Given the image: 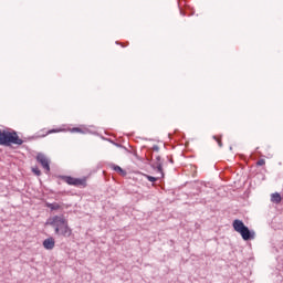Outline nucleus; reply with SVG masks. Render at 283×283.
<instances>
[{"mask_svg": "<svg viewBox=\"0 0 283 283\" xmlns=\"http://www.w3.org/2000/svg\"><path fill=\"white\" fill-rule=\"evenodd\" d=\"M45 224L53 227L55 235H59L60 238L72 237V228H70V223L65 217L54 216L49 218Z\"/></svg>", "mask_w": 283, "mask_h": 283, "instance_id": "1", "label": "nucleus"}, {"mask_svg": "<svg viewBox=\"0 0 283 283\" xmlns=\"http://www.w3.org/2000/svg\"><path fill=\"white\" fill-rule=\"evenodd\" d=\"M27 142L28 138L22 139L19 137V133H17V130L0 129V146L2 147H10L11 149H14V145L17 147H21V145Z\"/></svg>", "mask_w": 283, "mask_h": 283, "instance_id": "2", "label": "nucleus"}, {"mask_svg": "<svg viewBox=\"0 0 283 283\" xmlns=\"http://www.w3.org/2000/svg\"><path fill=\"white\" fill-rule=\"evenodd\" d=\"M232 227L234 231H237V233H240L244 242H249L250 240H255V231L249 229V227H247L242 220L235 219L232 222Z\"/></svg>", "mask_w": 283, "mask_h": 283, "instance_id": "3", "label": "nucleus"}, {"mask_svg": "<svg viewBox=\"0 0 283 283\" xmlns=\"http://www.w3.org/2000/svg\"><path fill=\"white\" fill-rule=\"evenodd\" d=\"M60 180H63L66 182V185H70L71 187H87V178H74L72 176H65V175H60L59 176Z\"/></svg>", "mask_w": 283, "mask_h": 283, "instance_id": "4", "label": "nucleus"}, {"mask_svg": "<svg viewBox=\"0 0 283 283\" xmlns=\"http://www.w3.org/2000/svg\"><path fill=\"white\" fill-rule=\"evenodd\" d=\"M35 159L36 163H39L43 167V169H45V174H48L50 171V161L48 157H45L43 153H39Z\"/></svg>", "mask_w": 283, "mask_h": 283, "instance_id": "5", "label": "nucleus"}, {"mask_svg": "<svg viewBox=\"0 0 283 283\" xmlns=\"http://www.w3.org/2000/svg\"><path fill=\"white\" fill-rule=\"evenodd\" d=\"M156 163L153 165L154 169H157V172L161 175V178H165V172L163 171V157L157 156Z\"/></svg>", "mask_w": 283, "mask_h": 283, "instance_id": "6", "label": "nucleus"}, {"mask_svg": "<svg viewBox=\"0 0 283 283\" xmlns=\"http://www.w3.org/2000/svg\"><path fill=\"white\" fill-rule=\"evenodd\" d=\"M56 244V241H54V238L50 237L45 239L42 243L43 248L46 249V251H52Z\"/></svg>", "mask_w": 283, "mask_h": 283, "instance_id": "7", "label": "nucleus"}, {"mask_svg": "<svg viewBox=\"0 0 283 283\" xmlns=\"http://www.w3.org/2000/svg\"><path fill=\"white\" fill-rule=\"evenodd\" d=\"M271 202L274 205H280V202H282V195H280V192H273L271 195Z\"/></svg>", "mask_w": 283, "mask_h": 283, "instance_id": "8", "label": "nucleus"}, {"mask_svg": "<svg viewBox=\"0 0 283 283\" xmlns=\"http://www.w3.org/2000/svg\"><path fill=\"white\" fill-rule=\"evenodd\" d=\"M113 171L119 174V176H127V170L123 169L120 166L113 164L112 165Z\"/></svg>", "mask_w": 283, "mask_h": 283, "instance_id": "9", "label": "nucleus"}, {"mask_svg": "<svg viewBox=\"0 0 283 283\" xmlns=\"http://www.w3.org/2000/svg\"><path fill=\"white\" fill-rule=\"evenodd\" d=\"M45 207L48 209H51V211H59V209H61V205H59L56 202H53V203L46 202Z\"/></svg>", "mask_w": 283, "mask_h": 283, "instance_id": "10", "label": "nucleus"}, {"mask_svg": "<svg viewBox=\"0 0 283 283\" xmlns=\"http://www.w3.org/2000/svg\"><path fill=\"white\" fill-rule=\"evenodd\" d=\"M213 140H217L219 147H223L222 136H220V137L213 136Z\"/></svg>", "mask_w": 283, "mask_h": 283, "instance_id": "11", "label": "nucleus"}, {"mask_svg": "<svg viewBox=\"0 0 283 283\" xmlns=\"http://www.w3.org/2000/svg\"><path fill=\"white\" fill-rule=\"evenodd\" d=\"M32 174H34L35 176H41V169H39V167H33L31 168Z\"/></svg>", "mask_w": 283, "mask_h": 283, "instance_id": "12", "label": "nucleus"}, {"mask_svg": "<svg viewBox=\"0 0 283 283\" xmlns=\"http://www.w3.org/2000/svg\"><path fill=\"white\" fill-rule=\"evenodd\" d=\"M72 132H73V133H76V134H85V130L82 129V128H80V127H73V128H72Z\"/></svg>", "mask_w": 283, "mask_h": 283, "instance_id": "13", "label": "nucleus"}, {"mask_svg": "<svg viewBox=\"0 0 283 283\" xmlns=\"http://www.w3.org/2000/svg\"><path fill=\"white\" fill-rule=\"evenodd\" d=\"M264 165H266V160H264V159H259L256 161V167H264Z\"/></svg>", "mask_w": 283, "mask_h": 283, "instance_id": "14", "label": "nucleus"}, {"mask_svg": "<svg viewBox=\"0 0 283 283\" xmlns=\"http://www.w3.org/2000/svg\"><path fill=\"white\" fill-rule=\"evenodd\" d=\"M146 178H147V180H148L149 182H156V180H158L157 177L149 176V175H147Z\"/></svg>", "mask_w": 283, "mask_h": 283, "instance_id": "15", "label": "nucleus"}, {"mask_svg": "<svg viewBox=\"0 0 283 283\" xmlns=\"http://www.w3.org/2000/svg\"><path fill=\"white\" fill-rule=\"evenodd\" d=\"M148 163H151V160H154V153L150 151L149 156L146 158Z\"/></svg>", "mask_w": 283, "mask_h": 283, "instance_id": "16", "label": "nucleus"}, {"mask_svg": "<svg viewBox=\"0 0 283 283\" xmlns=\"http://www.w3.org/2000/svg\"><path fill=\"white\" fill-rule=\"evenodd\" d=\"M153 151H160V147L158 145L153 146Z\"/></svg>", "mask_w": 283, "mask_h": 283, "instance_id": "17", "label": "nucleus"}, {"mask_svg": "<svg viewBox=\"0 0 283 283\" xmlns=\"http://www.w3.org/2000/svg\"><path fill=\"white\" fill-rule=\"evenodd\" d=\"M56 132H57L56 129H51L48 132V134H56Z\"/></svg>", "mask_w": 283, "mask_h": 283, "instance_id": "18", "label": "nucleus"}, {"mask_svg": "<svg viewBox=\"0 0 283 283\" xmlns=\"http://www.w3.org/2000/svg\"><path fill=\"white\" fill-rule=\"evenodd\" d=\"M111 143H113V145H115L116 147H123V145L116 144V143L112 142V140H111Z\"/></svg>", "mask_w": 283, "mask_h": 283, "instance_id": "19", "label": "nucleus"}, {"mask_svg": "<svg viewBox=\"0 0 283 283\" xmlns=\"http://www.w3.org/2000/svg\"><path fill=\"white\" fill-rule=\"evenodd\" d=\"M168 158V163H170L171 165H174V159L172 158H169V157H167Z\"/></svg>", "mask_w": 283, "mask_h": 283, "instance_id": "20", "label": "nucleus"}, {"mask_svg": "<svg viewBox=\"0 0 283 283\" xmlns=\"http://www.w3.org/2000/svg\"><path fill=\"white\" fill-rule=\"evenodd\" d=\"M180 13L185 17V12H182V10H180Z\"/></svg>", "mask_w": 283, "mask_h": 283, "instance_id": "21", "label": "nucleus"}, {"mask_svg": "<svg viewBox=\"0 0 283 283\" xmlns=\"http://www.w3.org/2000/svg\"><path fill=\"white\" fill-rule=\"evenodd\" d=\"M233 149V146H230V151Z\"/></svg>", "mask_w": 283, "mask_h": 283, "instance_id": "22", "label": "nucleus"}, {"mask_svg": "<svg viewBox=\"0 0 283 283\" xmlns=\"http://www.w3.org/2000/svg\"><path fill=\"white\" fill-rule=\"evenodd\" d=\"M34 137H30L29 140H32Z\"/></svg>", "mask_w": 283, "mask_h": 283, "instance_id": "23", "label": "nucleus"}]
</instances>
